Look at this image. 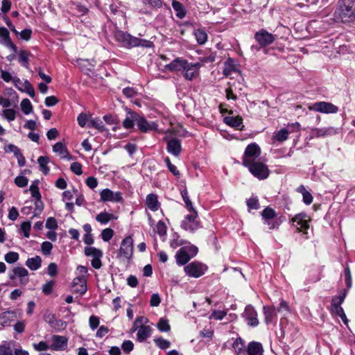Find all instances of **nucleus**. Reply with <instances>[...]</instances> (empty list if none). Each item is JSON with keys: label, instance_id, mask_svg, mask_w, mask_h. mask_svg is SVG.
<instances>
[{"label": "nucleus", "instance_id": "de8ad7c7", "mask_svg": "<svg viewBox=\"0 0 355 355\" xmlns=\"http://www.w3.org/2000/svg\"><path fill=\"white\" fill-rule=\"evenodd\" d=\"M3 116L8 121H12L16 118V112L13 109H5L3 110Z\"/></svg>", "mask_w": 355, "mask_h": 355}, {"label": "nucleus", "instance_id": "5fc2aeb1", "mask_svg": "<svg viewBox=\"0 0 355 355\" xmlns=\"http://www.w3.org/2000/svg\"><path fill=\"white\" fill-rule=\"evenodd\" d=\"M155 232L160 236H164L166 232V226L162 221H159L155 227Z\"/></svg>", "mask_w": 355, "mask_h": 355}, {"label": "nucleus", "instance_id": "3c124183", "mask_svg": "<svg viewBox=\"0 0 355 355\" xmlns=\"http://www.w3.org/2000/svg\"><path fill=\"white\" fill-rule=\"evenodd\" d=\"M113 235L114 231L110 228H106L101 232L102 239L105 242L109 241L112 238Z\"/></svg>", "mask_w": 355, "mask_h": 355}, {"label": "nucleus", "instance_id": "052dcab7", "mask_svg": "<svg viewBox=\"0 0 355 355\" xmlns=\"http://www.w3.org/2000/svg\"><path fill=\"white\" fill-rule=\"evenodd\" d=\"M30 191L31 193L32 197H33L36 200L41 199V195L39 191V187L37 185L31 184L30 187Z\"/></svg>", "mask_w": 355, "mask_h": 355}, {"label": "nucleus", "instance_id": "8fccbe9b", "mask_svg": "<svg viewBox=\"0 0 355 355\" xmlns=\"http://www.w3.org/2000/svg\"><path fill=\"white\" fill-rule=\"evenodd\" d=\"M289 130L286 129V128H283V129H281L275 135V138L277 141H284L285 140L287 139L288 138V135L289 134Z\"/></svg>", "mask_w": 355, "mask_h": 355}, {"label": "nucleus", "instance_id": "2f4dec72", "mask_svg": "<svg viewBox=\"0 0 355 355\" xmlns=\"http://www.w3.org/2000/svg\"><path fill=\"white\" fill-rule=\"evenodd\" d=\"M42 259L39 256L28 258L26 261V266L31 270H36L41 267Z\"/></svg>", "mask_w": 355, "mask_h": 355}, {"label": "nucleus", "instance_id": "c85d7f7f", "mask_svg": "<svg viewBox=\"0 0 355 355\" xmlns=\"http://www.w3.org/2000/svg\"><path fill=\"white\" fill-rule=\"evenodd\" d=\"M16 318V313L12 311H5L0 314V324L1 326L9 325Z\"/></svg>", "mask_w": 355, "mask_h": 355}, {"label": "nucleus", "instance_id": "39448f33", "mask_svg": "<svg viewBox=\"0 0 355 355\" xmlns=\"http://www.w3.org/2000/svg\"><path fill=\"white\" fill-rule=\"evenodd\" d=\"M200 67V63H191L179 58V71L187 80H192L198 74Z\"/></svg>", "mask_w": 355, "mask_h": 355}, {"label": "nucleus", "instance_id": "f8f14e48", "mask_svg": "<svg viewBox=\"0 0 355 355\" xmlns=\"http://www.w3.org/2000/svg\"><path fill=\"white\" fill-rule=\"evenodd\" d=\"M309 109L323 114H335L338 112L336 105L326 101L315 102L309 107Z\"/></svg>", "mask_w": 355, "mask_h": 355}, {"label": "nucleus", "instance_id": "69168bd1", "mask_svg": "<svg viewBox=\"0 0 355 355\" xmlns=\"http://www.w3.org/2000/svg\"><path fill=\"white\" fill-rule=\"evenodd\" d=\"M263 223L265 225H267L268 226L269 230L278 229L279 226L280 225V222H279L278 220H272V219L264 220Z\"/></svg>", "mask_w": 355, "mask_h": 355}, {"label": "nucleus", "instance_id": "6e6d98bb", "mask_svg": "<svg viewBox=\"0 0 355 355\" xmlns=\"http://www.w3.org/2000/svg\"><path fill=\"white\" fill-rule=\"evenodd\" d=\"M226 314L227 313L225 311L214 310L210 315L209 319L220 320L226 315Z\"/></svg>", "mask_w": 355, "mask_h": 355}, {"label": "nucleus", "instance_id": "1a4fd4ad", "mask_svg": "<svg viewBox=\"0 0 355 355\" xmlns=\"http://www.w3.org/2000/svg\"><path fill=\"white\" fill-rule=\"evenodd\" d=\"M189 214L184 217L181 223V227L187 232L193 233L200 227L199 222L196 220L197 211H188Z\"/></svg>", "mask_w": 355, "mask_h": 355}, {"label": "nucleus", "instance_id": "dca6fc26", "mask_svg": "<svg viewBox=\"0 0 355 355\" xmlns=\"http://www.w3.org/2000/svg\"><path fill=\"white\" fill-rule=\"evenodd\" d=\"M243 317L248 326L256 327L259 325L257 312L252 305L249 304L245 306Z\"/></svg>", "mask_w": 355, "mask_h": 355}, {"label": "nucleus", "instance_id": "c03bdc74", "mask_svg": "<svg viewBox=\"0 0 355 355\" xmlns=\"http://www.w3.org/2000/svg\"><path fill=\"white\" fill-rule=\"evenodd\" d=\"M347 291L345 290L342 294L333 297L331 300V306H340V304L343 302L346 297Z\"/></svg>", "mask_w": 355, "mask_h": 355}, {"label": "nucleus", "instance_id": "f704fd0d", "mask_svg": "<svg viewBox=\"0 0 355 355\" xmlns=\"http://www.w3.org/2000/svg\"><path fill=\"white\" fill-rule=\"evenodd\" d=\"M112 219H116V217L107 212H101L96 216V220L101 224H106Z\"/></svg>", "mask_w": 355, "mask_h": 355}, {"label": "nucleus", "instance_id": "4d7b16f0", "mask_svg": "<svg viewBox=\"0 0 355 355\" xmlns=\"http://www.w3.org/2000/svg\"><path fill=\"white\" fill-rule=\"evenodd\" d=\"M100 320L99 318L96 315H91L89 319V327L92 330H95L99 325Z\"/></svg>", "mask_w": 355, "mask_h": 355}, {"label": "nucleus", "instance_id": "c9c22d12", "mask_svg": "<svg viewBox=\"0 0 355 355\" xmlns=\"http://www.w3.org/2000/svg\"><path fill=\"white\" fill-rule=\"evenodd\" d=\"M53 150L54 153H58L62 158L67 157V155H68V150L62 142H57L53 146Z\"/></svg>", "mask_w": 355, "mask_h": 355}, {"label": "nucleus", "instance_id": "4c0bfd02", "mask_svg": "<svg viewBox=\"0 0 355 355\" xmlns=\"http://www.w3.org/2000/svg\"><path fill=\"white\" fill-rule=\"evenodd\" d=\"M89 128H94L100 132L105 130L103 121L100 119H91L88 124Z\"/></svg>", "mask_w": 355, "mask_h": 355}, {"label": "nucleus", "instance_id": "e2e57ef3", "mask_svg": "<svg viewBox=\"0 0 355 355\" xmlns=\"http://www.w3.org/2000/svg\"><path fill=\"white\" fill-rule=\"evenodd\" d=\"M47 273L51 277H55L58 274V266L55 263H51L47 268Z\"/></svg>", "mask_w": 355, "mask_h": 355}, {"label": "nucleus", "instance_id": "6e6552de", "mask_svg": "<svg viewBox=\"0 0 355 355\" xmlns=\"http://www.w3.org/2000/svg\"><path fill=\"white\" fill-rule=\"evenodd\" d=\"M261 155V149L258 144L252 143L245 148L244 155L243 156L242 164L246 166L250 163L255 162V159Z\"/></svg>", "mask_w": 355, "mask_h": 355}, {"label": "nucleus", "instance_id": "c756f323", "mask_svg": "<svg viewBox=\"0 0 355 355\" xmlns=\"http://www.w3.org/2000/svg\"><path fill=\"white\" fill-rule=\"evenodd\" d=\"M152 329L149 326H141L137 333V340L139 343L145 341L151 335Z\"/></svg>", "mask_w": 355, "mask_h": 355}, {"label": "nucleus", "instance_id": "bb28decb", "mask_svg": "<svg viewBox=\"0 0 355 355\" xmlns=\"http://www.w3.org/2000/svg\"><path fill=\"white\" fill-rule=\"evenodd\" d=\"M263 310L266 324L273 322L277 318L276 309L273 306H264Z\"/></svg>", "mask_w": 355, "mask_h": 355}, {"label": "nucleus", "instance_id": "72a5a7b5", "mask_svg": "<svg viewBox=\"0 0 355 355\" xmlns=\"http://www.w3.org/2000/svg\"><path fill=\"white\" fill-rule=\"evenodd\" d=\"M40 171L44 174L47 175L49 172V168L47 164L49 162V159L46 156H40L37 159Z\"/></svg>", "mask_w": 355, "mask_h": 355}, {"label": "nucleus", "instance_id": "bf43d9fd", "mask_svg": "<svg viewBox=\"0 0 355 355\" xmlns=\"http://www.w3.org/2000/svg\"><path fill=\"white\" fill-rule=\"evenodd\" d=\"M55 282L53 281H49L44 284L42 286V292L46 295H49L53 291Z\"/></svg>", "mask_w": 355, "mask_h": 355}, {"label": "nucleus", "instance_id": "423d86ee", "mask_svg": "<svg viewBox=\"0 0 355 355\" xmlns=\"http://www.w3.org/2000/svg\"><path fill=\"white\" fill-rule=\"evenodd\" d=\"M207 265L197 261H194L184 267L185 274L189 277L198 278L202 276L207 270Z\"/></svg>", "mask_w": 355, "mask_h": 355}, {"label": "nucleus", "instance_id": "13d9d810", "mask_svg": "<svg viewBox=\"0 0 355 355\" xmlns=\"http://www.w3.org/2000/svg\"><path fill=\"white\" fill-rule=\"evenodd\" d=\"M41 248L44 254L49 255L51 252L53 245L49 241H44L42 243Z\"/></svg>", "mask_w": 355, "mask_h": 355}, {"label": "nucleus", "instance_id": "7c9ffc66", "mask_svg": "<svg viewBox=\"0 0 355 355\" xmlns=\"http://www.w3.org/2000/svg\"><path fill=\"white\" fill-rule=\"evenodd\" d=\"M193 34L199 45L205 44L208 40L207 33L202 28L193 30Z\"/></svg>", "mask_w": 355, "mask_h": 355}, {"label": "nucleus", "instance_id": "ea45409f", "mask_svg": "<svg viewBox=\"0 0 355 355\" xmlns=\"http://www.w3.org/2000/svg\"><path fill=\"white\" fill-rule=\"evenodd\" d=\"M19 61L26 68L28 67L29 53L25 51H21L19 53Z\"/></svg>", "mask_w": 355, "mask_h": 355}, {"label": "nucleus", "instance_id": "09e8293b", "mask_svg": "<svg viewBox=\"0 0 355 355\" xmlns=\"http://www.w3.org/2000/svg\"><path fill=\"white\" fill-rule=\"evenodd\" d=\"M31 228V223L30 221H25L21 224V231L26 238L30 236V231Z\"/></svg>", "mask_w": 355, "mask_h": 355}, {"label": "nucleus", "instance_id": "7ed1b4c3", "mask_svg": "<svg viewBox=\"0 0 355 355\" xmlns=\"http://www.w3.org/2000/svg\"><path fill=\"white\" fill-rule=\"evenodd\" d=\"M114 39L121 46L127 49L137 46L150 48L153 46V42L149 40L134 37L122 31H115Z\"/></svg>", "mask_w": 355, "mask_h": 355}, {"label": "nucleus", "instance_id": "ddd939ff", "mask_svg": "<svg viewBox=\"0 0 355 355\" xmlns=\"http://www.w3.org/2000/svg\"><path fill=\"white\" fill-rule=\"evenodd\" d=\"M254 40L260 47H266L274 42L275 37L266 30L261 29L255 33Z\"/></svg>", "mask_w": 355, "mask_h": 355}, {"label": "nucleus", "instance_id": "473e14b6", "mask_svg": "<svg viewBox=\"0 0 355 355\" xmlns=\"http://www.w3.org/2000/svg\"><path fill=\"white\" fill-rule=\"evenodd\" d=\"M85 254L87 257H92V259L101 258L103 257L102 251L94 247H86L85 248Z\"/></svg>", "mask_w": 355, "mask_h": 355}, {"label": "nucleus", "instance_id": "9d476101", "mask_svg": "<svg viewBox=\"0 0 355 355\" xmlns=\"http://www.w3.org/2000/svg\"><path fill=\"white\" fill-rule=\"evenodd\" d=\"M291 222L298 231L306 234V231L310 227L311 218L306 213L302 212L292 218Z\"/></svg>", "mask_w": 355, "mask_h": 355}, {"label": "nucleus", "instance_id": "338daca9", "mask_svg": "<svg viewBox=\"0 0 355 355\" xmlns=\"http://www.w3.org/2000/svg\"><path fill=\"white\" fill-rule=\"evenodd\" d=\"M88 116L85 113H80L77 118V121L78 123V125L80 127H85L87 121H88Z\"/></svg>", "mask_w": 355, "mask_h": 355}, {"label": "nucleus", "instance_id": "0eeeda50", "mask_svg": "<svg viewBox=\"0 0 355 355\" xmlns=\"http://www.w3.org/2000/svg\"><path fill=\"white\" fill-rule=\"evenodd\" d=\"M250 172L259 180L266 179L269 175V169L268 166L260 162H254L246 166Z\"/></svg>", "mask_w": 355, "mask_h": 355}, {"label": "nucleus", "instance_id": "a211bd4d", "mask_svg": "<svg viewBox=\"0 0 355 355\" xmlns=\"http://www.w3.org/2000/svg\"><path fill=\"white\" fill-rule=\"evenodd\" d=\"M338 133V129L331 126L320 128H313L311 132L312 137H324L333 136Z\"/></svg>", "mask_w": 355, "mask_h": 355}, {"label": "nucleus", "instance_id": "5701e85b", "mask_svg": "<svg viewBox=\"0 0 355 355\" xmlns=\"http://www.w3.org/2000/svg\"><path fill=\"white\" fill-rule=\"evenodd\" d=\"M263 347L261 343L251 341L246 347L245 355H263Z\"/></svg>", "mask_w": 355, "mask_h": 355}, {"label": "nucleus", "instance_id": "cd10ccee", "mask_svg": "<svg viewBox=\"0 0 355 355\" xmlns=\"http://www.w3.org/2000/svg\"><path fill=\"white\" fill-rule=\"evenodd\" d=\"M223 121L227 125L236 129L242 130V127H243V119L240 116L234 117L227 116L224 118Z\"/></svg>", "mask_w": 355, "mask_h": 355}, {"label": "nucleus", "instance_id": "f3484780", "mask_svg": "<svg viewBox=\"0 0 355 355\" xmlns=\"http://www.w3.org/2000/svg\"><path fill=\"white\" fill-rule=\"evenodd\" d=\"M72 292L83 295L87 292V281L85 277L79 276L73 279L71 284Z\"/></svg>", "mask_w": 355, "mask_h": 355}, {"label": "nucleus", "instance_id": "49530a36", "mask_svg": "<svg viewBox=\"0 0 355 355\" xmlns=\"http://www.w3.org/2000/svg\"><path fill=\"white\" fill-rule=\"evenodd\" d=\"M154 342L157 347L162 349H168L171 345V343L168 340L162 338H155Z\"/></svg>", "mask_w": 355, "mask_h": 355}, {"label": "nucleus", "instance_id": "58836bf2", "mask_svg": "<svg viewBox=\"0 0 355 355\" xmlns=\"http://www.w3.org/2000/svg\"><path fill=\"white\" fill-rule=\"evenodd\" d=\"M20 106L21 108L22 112L25 114H28L33 111V106L28 98H24L21 101Z\"/></svg>", "mask_w": 355, "mask_h": 355}, {"label": "nucleus", "instance_id": "9b49d317", "mask_svg": "<svg viewBox=\"0 0 355 355\" xmlns=\"http://www.w3.org/2000/svg\"><path fill=\"white\" fill-rule=\"evenodd\" d=\"M28 272L24 267H15L9 273V278L15 282L19 279V283H14V286H24L28 283Z\"/></svg>", "mask_w": 355, "mask_h": 355}, {"label": "nucleus", "instance_id": "2eb2a0df", "mask_svg": "<svg viewBox=\"0 0 355 355\" xmlns=\"http://www.w3.org/2000/svg\"><path fill=\"white\" fill-rule=\"evenodd\" d=\"M133 252V239L130 236L123 239L119 252V255L125 259H130Z\"/></svg>", "mask_w": 355, "mask_h": 355}, {"label": "nucleus", "instance_id": "4be33fe9", "mask_svg": "<svg viewBox=\"0 0 355 355\" xmlns=\"http://www.w3.org/2000/svg\"><path fill=\"white\" fill-rule=\"evenodd\" d=\"M101 200L104 202H120L122 200L121 193L120 192H113L109 189H103L101 193Z\"/></svg>", "mask_w": 355, "mask_h": 355}, {"label": "nucleus", "instance_id": "603ef678", "mask_svg": "<svg viewBox=\"0 0 355 355\" xmlns=\"http://www.w3.org/2000/svg\"><path fill=\"white\" fill-rule=\"evenodd\" d=\"M70 169L76 175H80L83 173L82 164L80 162H74L71 163Z\"/></svg>", "mask_w": 355, "mask_h": 355}, {"label": "nucleus", "instance_id": "680f3d73", "mask_svg": "<svg viewBox=\"0 0 355 355\" xmlns=\"http://www.w3.org/2000/svg\"><path fill=\"white\" fill-rule=\"evenodd\" d=\"M46 227L49 230H55L58 227L56 220L53 217L48 218L46 222Z\"/></svg>", "mask_w": 355, "mask_h": 355}, {"label": "nucleus", "instance_id": "a19ab883", "mask_svg": "<svg viewBox=\"0 0 355 355\" xmlns=\"http://www.w3.org/2000/svg\"><path fill=\"white\" fill-rule=\"evenodd\" d=\"M157 327L159 329V331L162 332H167L170 330V325L168 324V321L164 318L159 319V322L157 324Z\"/></svg>", "mask_w": 355, "mask_h": 355}, {"label": "nucleus", "instance_id": "6ab92c4d", "mask_svg": "<svg viewBox=\"0 0 355 355\" xmlns=\"http://www.w3.org/2000/svg\"><path fill=\"white\" fill-rule=\"evenodd\" d=\"M13 83L19 91L27 93L31 97H34L35 89L27 80L23 82L19 78H15L13 79Z\"/></svg>", "mask_w": 355, "mask_h": 355}, {"label": "nucleus", "instance_id": "864d4df0", "mask_svg": "<svg viewBox=\"0 0 355 355\" xmlns=\"http://www.w3.org/2000/svg\"><path fill=\"white\" fill-rule=\"evenodd\" d=\"M28 180L27 178L19 175L15 178V183L17 186L19 187H24L28 184Z\"/></svg>", "mask_w": 355, "mask_h": 355}, {"label": "nucleus", "instance_id": "e433bc0d", "mask_svg": "<svg viewBox=\"0 0 355 355\" xmlns=\"http://www.w3.org/2000/svg\"><path fill=\"white\" fill-rule=\"evenodd\" d=\"M224 64H225V67L223 69V74L226 76L231 75L232 71H234V68H235L233 59L229 58L225 62Z\"/></svg>", "mask_w": 355, "mask_h": 355}, {"label": "nucleus", "instance_id": "f257e3e1", "mask_svg": "<svg viewBox=\"0 0 355 355\" xmlns=\"http://www.w3.org/2000/svg\"><path fill=\"white\" fill-rule=\"evenodd\" d=\"M137 125L138 129L141 132H147L151 130H157V125L155 122H149L146 119L138 113L129 110L125 119L123 121V126L125 129L132 128Z\"/></svg>", "mask_w": 355, "mask_h": 355}, {"label": "nucleus", "instance_id": "aec40b11", "mask_svg": "<svg viewBox=\"0 0 355 355\" xmlns=\"http://www.w3.org/2000/svg\"><path fill=\"white\" fill-rule=\"evenodd\" d=\"M231 347L234 355H245V342L240 336L234 338H231Z\"/></svg>", "mask_w": 355, "mask_h": 355}, {"label": "nucleus", "instance_id": "79ce46f5", "mask_svg": "<svg viewBox=\"0 0 355 355\" xmlns=\"http://www.w3.org/2000/svg\"><path fill=\"white\" fill-rule=\"evenodd\" d=\"M261 216L263 217V220H272L276 216V213L274 209L270 207H266L262 211Z\"/></svg>", "mask_w": 355, "mask_h": 355}, {"label": "nucleus", "instance_id": "f03ea898", "mask_svg": "<svg viewBox=\"0 0 355 355\" xmlns=\"http://www.w3.org/2000/svg\"><path fill=\"white\" fill-rule=\"evenodd\" d=\"M336 21L348 23L355 19V0H340L338 7L334 12Z\"/></svg>", "mask_w": 355, "mask_h": 355}, {"label": "nucleus", "instance_id": "37998d69", "mask_svg": "<svg viewBox=\"0 0 355 355\" xmlns=\"http://www.w3.org/2000/svg\"><path fill=\"white\" fill-rule=\"evenodd\" d=\"M247 206L250 209H259V199L257 196H252L246 201Z\"/></svg>", "mask_w": 355, "mask_h": 355}, {"label": "nucleus", "instance_id": "b1692460", "mask_svg": "<svg viewBox=\"0 0 355 355\" xmlns=\"http://www.w3.org/2000/svg\"><path fill=\"white\" fill-rule=\"evenodd\" d=\"M0 42L6 47L11 49L14 52L17 51V46L12 42L9 32L5 27H0Z\"/></svg>", "mask_w": 355, "mask_h": 355}, {"label": "nucleus", "instance_id": "412c9836", "mask_svg": "<svg viewBox=\"0 0 355 355\" xmlns=\"http://www.w3.org/2000/svg\"><path fill=\"white\" fill-rule=\"evenodd\" d=\"M53 344L50 346V349L54 351L64 350L67 347L68 340L66 337L54 335L52 336Z\"/></svg>", "mask_w": 355, "mask_h": 355}, {"label": "nucleus", "instance_id": "774afa93", "mask_svg": "<svg viewBox=\"0 0 355 355\" xmlns=\"http://www.w3.org/2000/svg\"><path fill=\"white\" fill-rule=\"evenodd\" d=\"M0 355H13L9 345H0Z\"/></svg>", "mask_w": 355, "mask_h": 355}, {"label": "nucleus", "instance_id": "393cba45", "mask_svg": "<svg viewBox=\"0 0 355 355\" xmlns=\"http://www.w3.org/2000/svg\"><path fill=\"white\" fill-rule=\"evenodd\" d=\"M180 186L181 185L179 183V189H180V194L184 202V207L186 208L187 211H197L190 198L187 190L186 189H181Z\"/></svg>", "mask_w": 355, "mask_h": 355}, {"label": "nucleus", "instance_id": "0e129e2a", "mask_svg": "<svg viewBox=\"0 0 355 355\" xmlns=\"http://www.w3.org/2000/svg\"><path fill=\"white\" fill-rule=\"evenodd\" d=\"M161 302V298L158 293H153L150 300V304L151 306H157Z\"/></svg>", "mask_w": 355, "mask_h": 355}, {"label": "nucleus", "instance_id": "4468645a", "mask_svg": "<svg viewBox=\"0 0 355 355\" xmlns=\"http://www.w3.org/2000/svg\"><path fill=\"white\" fill-rule=\"evenodd\" d=\"M164 140L167 143V151L178 156V135L175 131H168L165 133Z\"/></svg>", "mask_w": 355, "mask_h": 355}, {"label": "nucleus", "instance_id": "20e7f679", "mask_svg": "<svg viewBox=\"0 0 355 355\" xmlns=\"http://www.w3.org/2000/svg\"><path fill=\"white\" fill-rule=\"evenodd\" d=\"M179 265H186L198 252V248L184 240H179Z\"/></svg>", "mask_w": 355, "mask_h": 355}, {"label": "nucleus", "instance_id": "a878e982", "mask_svg": "<svg viewBox=\"0 0 355 355\" xmlns=\"http://www.w3.org/2000/svg\"><path fill=\"white\" fill-rule=\"evenodd\" d=\"M146 206L153 211H156L160 208V203L158 201V197L155 193L147 195L146 199Z\"/></svg>", "mask_w": 355, "mask_h": 355}, {"label": "nucleus", "instance_id": "a18cd8bd", "mask_svg": "<svg viewBox=\"0 0 355 355\" xmlns=\"http://www.w3.org/2000/svg\"><path fill=\"white\" fill-rule=\"evenodd\" d=\"M19 254L16 252H9L6 254L4 259L5 261L8 263H14L19 259Z\"/></svg>", "mask_w": 355, "mask_h": 355}]
</instances>
